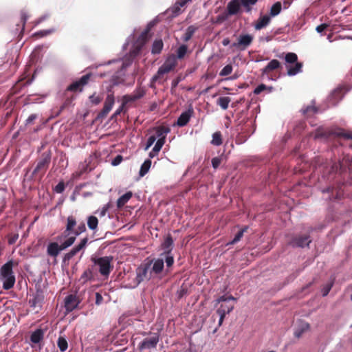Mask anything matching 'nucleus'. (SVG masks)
Wrapping results in <instances>:
<instances>
[{
    "instance_id": "nucleus-13",
    "label": "nucleus",
    "mask_w": 352,
    "mask_h": 352,
    "mask_svg": "<svg viewBox=\"0 0 352 352\" xmlns=\"http://www.w3.org/2000/svg\"><path fill=\"white\" fill-rule=\"evenodd\" d=\"M311 242L310 236L305 234L294 236L289 242V244L292 247L304 248L305 246H308Z\"/></svg>"
},
{
    "instance_id": "nucleus-16",
    "label": "nucleus",
    "mask_w": 352,
    "mask_h": 352,
    "mask_svg": "<svg viewBox=\"0 0 352 352\" xmlns=\"http://www.w3.org/2000/svg\"><path fill=\"white\" fill-rule=\"evenodd\" d=\"M80 303V300L75 294H69L65 298V307L67 312H71L76 309Z\"/></svg>"
},
{
    "instance_id": "nucleus-14",
    "label": "nucleus",
    "mask_w": 352,
    "mask_h": 352,
    "mask_svg": "<svg viewBox=\"0 0 352 352\" xmlns=\"http://www.w3.org/2000/svg\"><path fill=\"white\" fill-rule=\"evenodd\" d=\"M88 240L89 239L87 237L82 239L80 242L77 245H75L69 252L65 254L63 257V261H69L80 250H83L86 247L88 243Z\"/></svg>"
},
{
    "instance_id": "nucleus-56",
    "label": "nucleus",
    "mask_w": 352,
    "mask_h": 352,
    "mask_svg": "<svg viewBox=\"0 0 352 352\" xmlns=\"http://www.w3.org/2000/svg\"><path fill=\"white\" fill-rule=\"evenodd\" d=\"M228 18V14L223 13L221 14H219L217 16L215 23H221L223 21H225Z\"/></svg>"
},
{
    "instance_id": "nucleus-63",
    "label": "nucleus",
    "mask_w": 352,
    "mask_h": 352,
    "mask_svg": "<svg viewBox=\"0 0 352 352\" xmlns=\"http://www.w3.org/2000/svg\"><path fill=\"white\" fill-rule=\"evenodd\" d=\"M329 27V25L327 24V23H322V24H320L319 25H318L316 28V30L318 32V33H321L323 31H324L327 28Z\"/></svg>"
},
{
    "instance_id": "nucleus-11",
    "label": "nucleus",
    "mask_w": 352,
    "mask_h": 352,
    "mask_svg": "<svg viewBox=\"0 0 352 352\" xmlns=\"http://www.w3.org/2000/svg\"><path fill=\"white\" fill-rule=\"evenodd\" d=\"M151 263H146L137 269L136 282L140 284L144 280H150L152 276L151 274Z\"/></svg>"
},
{
    "instance_id": "nucleus-8",
    "label": "nucleus",
    "mask_w": 352,
    "mask_h": 352,
    "mask_svg": "<svg viewBox=\"0 0 352 352\" xmlns=\"http://www.w3.org/2000/svg\"><path fill=\"white\" fill-rule=\"evenodd\" d=\"M160 341V335L157 333H150L149 336L145 338L138 345L140 351L145 349H155Z\"/></svg>"
},
{
    "instance_id": "nucleus-47",
    "label": "nucleus",
    "mask_w": 352,
    "mask_h": 352,
    "mask_svg": "<svg viewBox=\"0 0 352 352\" xmlns=\"http://www.w3.org/2000/svg\"><path fill=\"white\" fill-rule=\"evenodd\" d=\"M86 231V226L85 223L82 222L80 223L76 229L74 230L73 234H74V236H77L80 235L81 233L85 232Z\"/></svg>"
},
{
    "instance_id": "nucleus-6",
    "label": "nucleus",
    "mask_w": 352,
    "mask_h": 352,
    "mask_svg": "<svg viewBox=\"0 0 352 352\" xmlns=\"http://www.w3.org/2000/svg\"><path fill=\"white\" fill-rule=\"evenodd\" d=\"M93 263L99 267V272L104 276H108L113 269L111 261L112 256H102L99 258H91Z\"/></svg>"
},
{
    "instance_id": "nucleus-5",
    "label": "nucleus",
    "mask_w": 352,
    "mask_h": 352,
    "mask_svg": "<svg viewBox=\"0 0 352 352\" xmlns=\"http://www.w3.org/2000/svg\"><path fill=\"white\" fill-rule=\"evenodd\" d=\"M50 162L51 153L50 151L43 153L37 161L36 167L32 172V175H39V179H41L49 168Z\"/></svg>"
},
{
    "instance_id": "nucleus-49",
    "label": "nucleus",
    "mask_w": 352,
    "mask_h": 352,
    "mask_svg": "<svg viewBox=\"0 0 352 352\" xmlns=\"http://www.w3.org/2000/svg\"><path fill=\"white\" fill-rule=\"evenodd\" d=\"M333 281H331V283H327L323 287V288L322 289V294L323 296H326L328 295V294L329 293L333 287Z\"/></svg>"
},
{
    "instance_id": "nucleus-41",
    "label": "nucleus",
    "mask_w": 352,
    "mask_h": 352,
    "mask_svg": "<svg viewBox=\"0 0 352 352\" xmlns=\"http://www.w3.org/2000/svg\"><path fill=\"white\" fill-rule=\"evenodd\" d=\"M258 0H241V5L245 8L246 12H249L252 10V6L257 3Z\"/></svg>"
},
{
    "instance_id": "nucleus-38",
    "label": "nucleus",
    "mask_w": 352,
    "mask_h": 352,
    "mask_svg": "<svg viewBox=\"0 0 352 352\" xmlns=\"http://www.w3.org/2000/svg\"><path fill=\"white\" fill-rule=\"evenodd\" d=\"M282 5L280 1H277L272 5L270 9V14L271 16H277L281 11Z\"/></svg>"
},
{
    "instance_id": "nucleus-62",
    "label": "nucleus",
    "mask_w": 352,
    "mask_h": 352,
    "mask_svg": "<svg viewBox=\"0 0 352 352\" xmlns=\"http://www.w3.org/2000/svg\"><path fill=\"white\" fill-rule=\"evenodd\" d=\"M52 32L51 30H42L38 32H36L34 35L38 37H43L50 34Z\"/></svg>"
},
{
    "instance_id": "nucleus-18",
    "label": "nucleus",
    "mask_w": 352,
    "mask_h": 352,
    "mask_svg": "<svg viewBox=\"0 0 352 352\" xmlns=\"http://www.w3.org/2000/svg\"><path fill=\"white\" fill-rule=\"evenodd\" d=\"M148 263H151L153 266L151 270V274H154L155 275H158L161 274L164 267V263L163 258H154L150 261Z\"/></svg>"
},
{
    "instance_id": "nucleus-29",
    "label": "nucleus",
    "mask_w": 352,
    "mask_h": 352,
    "mask_svg": "<svg viewBox=\"0 0 352 352\" xmlns=\"http://www.w3.org/2000/svg\"><path fill=\"white\" fill-rule=\"evenodd\" d=\"M20 14H21V21H20L21 24H19V23L16 24L17 28L16 29V34H17L18 32H19V34L23 33V32L24 30V28H25V24L29 17L28 14H27V12L25 10H21Z\"/></svg>"
},
{
    "instance_id": "nucleus-48",
    "label": "nucleus",
    "mask_w": 352,
    "mask_h": 352,
    "mask_svg": "<svg viewBox=\"0 0 352 352\" xmlns=\"http://www.w3.org/2000/svg\"><path fill=\"white\" fill-rule=\"evenodd\" d=\"M168 11L172 12L173 16H176L181 13V7H179L176 2L175 5L168 10Z\"/></svg>"
},
{
    "instance_id": "nucleus-36",
    "label": "nucleus",
    "mask_w": 352,
    "mask_h": 352,
    "mask_svg": "<svg viewBox=\"0 0 352 352\" xmlns=\"http://www.w3.org/2000/svg\"><path fill=\"white\" fill-rule=\"evenodd\" d=\"M98 219L95 216H89L87 218V226L91 230H96L98 228Z\"/></svg>"
},
{
    "instance_id": "nucleus-35",
    "label": "nucleus",
    "mask_w": 352,
    "mask_h": 352,
    "mask_svg": "<svg viewBox=\"0 0 352 352\" xmlns=\"http://www.w3.org/2000/svg\"><path fill=\"white\" fill-rule=\"evenodd\" d=\"M212 137L211 144L218 146L223 144L222 134L220 131L214 132Z\"/></svg>"
},
{
    "instance_id": "nucleus-31",
    "label": "nucleus",
    "mask_w": 352,
    "mask_h": 352,
    "mask_svg": "<svg viewBox=\"0 0 352 352\" xmlns=\"http://www.w3.org/2000/svg\"><path fill=\"white\" fill-rule=\"evenodd\" d=\"M164 144V138L158 139L153 150L149 153V157L151 158L155 157L158 154L160 151L162 149Z\"/></svg>"
},
{
    "instance_id": "nucleus-55",
    "label": "nucleus",
    "mask_w": 352,
    "mask_h": 352,
    "mask_svg": "<svg viewBox=\"0 0 352 352\" xmlns=\"http://www.w3.org/2000/svg\"><path fill=\"white\" fill-rule=\"evenodd\" d=\"M155 140H156L155 135L150 136L147 140L145 150H148L153 144V143L155 142Z\"/></svg>"
},
{
    "instance_id": "nucleus-39",
    "label": "nucleus",
    "mask_w": 352,
    "mask_h": 352,
    "mask_svg": "<svg viewBox=\"0 0 352 352\" xmlns=\"http://www.w3.org/2000/svg\"><path fill=\"white\" fill-rule=\"evenodd\" d=\"M230 101H231V99L230 97H228V96L220 97L217 100V104L219 105L221 107V109H223V110H226L228 108V105H229V103L230 102Z\"/></svg>"
},
{
    "instance_id": "nucleus-12",
    "label": "nucleus",
    "mask_w": 352,
    "mask_h": 352,
    "mask_svg": "<svg viewBox=\"0 0 352 352\" xmlns=\"http://www.w3.org/2000/svg\"><path fill=\"white\" fill-rule=\"evenodd\" d=\"M253 36L250 34H241L238 37L237 42L233 43L232 47L239 49L241 51L245 50L252 43Z\"/></svg>"
},
{
    "instance_id": "nucleus-21",
    "label": "nucleus",
    "mask_w": 352,
    "mask_h": 352,
    "mask_svg": "<svg viewBox=\"0 0 352 352\" xmlns=\"http://www.w3.org/2000/svg\"><path fill=\"white\" fill-rule=\"evenodd\" d=\"M193 113V109H189L188 110L182 113L179 117L177 119V124L179 126H186Z\"/></svg>"
},
{
    "instance_id": "nucleus-34",
    "label": "nucleus",
    "mask_w": 352,
    "mask_h": 352,
    "mask_svg": "<svg viewBox=\"0 0 352 352\" xmlns=\"http://www.w3.org/2000/svg\"><path fill=\"white\" fill-rule=\"evenodd\" d=\"M132 192H127L123 195H122L117 201V206L118 208L123 207L128 201L132 197Z\"/></svg>"
},
{
    "instance_id": "nucleus-20",
    "label": "nucleus",
    "mask_w": 352,
    "mask_h": 352,
    "mask_svg": "<svg viewBox=\"0 0 352 352\" xmlns=\"http://www.w3.org/2000/svg\"><path fill=\"white\" fill-rule=\"evenodd\" d=\"M322 193H330L329 199L336 200L340 199L343 195V191L340 188L328 187L322 190Z\"/></svg>"
},
{
    "instance_id": "nucleus-53",
    "label": "nucleus",
    "mask_w": 352,
    "mask_h": 352,
    "mask_svg": "<svg viewBox=\"0 0 352 352\" xmlns=\"http://www.w3.org/2000/svg\"><path fill=\"white\" fill-rule=\"evenodd\" d=\"M19 238L18 234H12L8 236V242L10 245L14 244Z\"/></svg>"
},
{
    "instance_id": "nucleus-30",
    "label": "nucleus",
    "mask_w": 352,
    "mask_h": 352,
    "mask_svg": "<svg viewBox=\"0 0 352 352\" xmlns=\"http://www.w3.org/2000/svg\"><path fill=\"white\" fill-rule=\"evenodd\" d=\"M156 133V138H164V142L165 143L166 136L170 132V129L167 126H160L155 128Z\"/></svg>"
},
{
    "instance_id": "nucleus-24",
    "label": "nucleus",
    "mask_w": 352,
    "mask_h": 352,
    "mask_svg": "<svg viewBox=\"0 0 352 352\" xmlns=\"http://www.w3.org/2000/svg\"><path fill=\"white\" fill-rule=\"evenodd\" d=\"M344 96V90L342 88L336 89L330 96L329 102L331 105H336L337 103L342 100Z\"/></svg>"
},
{
    "instance_id": "nucleus-58",
    "label": "nucleus",
    "mask_w": 352,
    "mask_h": 352,
    "mask_svg": "<svg viewBox=\"0 0 352 352\" xmlns=\"http://www.w3.org/2000/svg\"><path fill=\"white\" fill-rule=\"evenodd\" d=\"M65 190V184L63 182H59L55 187L57 193H62Z\"/></svg>"
},
{
    "instance_id": "nucleus-25",
    "label": "nucleus",
    "mask_w": 352,
    "mask_h": 352,
    "mask_svg": "<svg viewBox=\"0 0 352 352\" xmlns=\"http://www.w3.org/2000/svg\"><path fill=\"white\" fill-rule=\"evenodd\" d=\"M302 116L306 118H311L318 113L319 109L314 104L308 105L300 110Z\"/></svg>"
},
{
    "instance_id": "nucleus-37",
    "label": "nucleus",
    "mask_w": 352,
    "mask_h": 352,
    "mask_svg": "<svg viewBox=\"0 0 352 352\" xmlns=\"http://www.w3.org/2000/svg\"><path fill=\"white\" fill-rule=\"evenodd\" d=\"M151 166V160L149 159L146 160L140 167V173H139L141 177L144 176L149 170Z\"/></svg>"
},
{
    "instance_id": "nucleus-52",
    "label": "nucleus",
    "mask_w": 352,
    "mask_h": 352,
    "mask_svg": "<svg viewBox=\"0 0 352 352\" xmlns=\"http://www.w3.org/2000/svg\"><path fill=\"white\" fill-rule=\"evenodd\" d=\"M323 137H327V134L325 131H324L322 129L318 128L314 134V138L318 139Z\"/></svg>"
},
{
    "instance_id": "nucleus-28",
    "label": "nucleus",
    "mask_w": 352,
    "mask_h": 352,
    "mask_svg": "<svg viewBox=\"0 0 352 352\" xmlns=\"http://www.w3.org/2000/svg\"><path fill=\"white\" fill-rule=\"evenodd\" d=\"M44 330L42 329H38L32 333L30 336V341L34 344H38L44 338Z\"/></svg>"
},
{
    "instance_id": "nucleus-57",
    "label": "nucleus",
    "mask_w": 352,
    "mask_h": 352,
    "mask_svg": "<svg viewBox=\"0 0 352 352\" xmlns=\"http://www.w3.org/2000/svg\"><path fill=\"white\" fill-rule=\"evenodd\" d=\"M266 89L267 86L265 85L261 84L255 88V89L254 90V94L258 95L261 94L263 91L265 90Z\"/></svg>"
},
{
    "instance_id": "nucleus-61",
    "label": "nucleus",
    "mask_w": 352,
    "mask_h": 352,
    "mask_svg": "<svg viewBox=\"0 0 352 352\" xmlns=\"http://www.w3.org/2000/svg\"><path fill=\"white\" fill-rule=\"evenodd\" d=\"M338 136L342 137L344 139L346 140H352V133H346L344 131H342L338 134Z\"/></svg>"
},
{
    "instance_id": "nucleus-2",
    "label": "nucleus",
    "mask_w": 352,
    "mask_h": 352,
    "mask_svg": "<svg viewBox=\"0 0 352 352\" xmlns=\"http://www.w3.org/2000/svg\"><path fill=\"white\" fill-rule=\"evenodd\" d=\"M63 241H61L60 245L58 243V241L50 243L47 247V255L54 258L57 257L61 251L72 246L74 243L76 236H69Z\"/></svg>"
},
{
    "instance_id": "nucleus-54",
    "label": "nucleus",
    "mask_w": 352,
    "mask_h": 352,
    "mask_svg": "<svg viewBox=\"0 0 352 352\" xmlns=\"http://www.w3.org/2000/svg\"><path fill=\"white\" fill-rule=\"evenodd\" d=\"M212 166L214 169H217L221 163V158L219 157H215L212 159Z\"/></svg>"
},
{
    "instance_id": "nucleus-43",
    "label": "nucleus",
    "mask_w": 352,
    "mask_h": 352,
    "mask_svg": "<svg viewBox=\"0 0 352 352\" xmlns=\"http://www.w3.org/2000/svg\"><path fill=\"white\" fill-rule=\"evenodd\" d=\"M188 50V47L186 45H182L179 47V48L177 50V56L179 59H182Z\"/></svg>"
},
{
    "instance_id": "nucleus-19",
    "label": "nucleus",
    "mask_w": 352,
    "mask_h": 352,
    "mask_svg": "<svg viewBox=\"0 0 352 352\" xmlns=\"http://www.w3.org/2000/svg\"><path fill=\"white\" fill-rule=\"evenodd\" d=\"M350 160L349 157H344L342 160L338 162H335L331 166V171L342 173L346 171L347 166H349Z\"/></svg>"
},
{
    "instance_id": "nucleus-17",
    "label": "nucleus",
    "mask_w": 352,
    "mask_h": 352,
    "mask_svg": "<svg viewBox=\"0 0 352 352\" xmlns=\"http://www.w3.org/2000/svg\"><path fill=\"white\" fill-rule=\"evenodd\" d=\"M115 102V98L113 94H109L107 95L104 103V107L101 111L98 113V117L99 118H105L107 114L110 112L111 110L113 104Z\"/></svg>"
},
{
    "instance_id": "nucleus-59",
    "label": "nucleus",
    "mask_w": 352,
    "mask_h": 352,
    "mask_svg": "<svg viewBox=\"0 0 352 352\" xmlns=\"http://www.w3.org/2000/svg\"><path fill=\"white\" fill-rule=\"evenodd\" d=\"M182 78L181 76H178L177 78L173 79L171 82V88L175 89L177 87L178 84L182 81Z\"/></svg>"
},
{
    "instance_id": "nucleus-60",
    "label": "nucleus",
    "mask_w": 352,
    "mask_h": 352,
    "mask_svg": "<svg viewBox=\"0 0 352 352\" xmlns=\"http://www.w3.org/2000/svg\"><path fill=\"white\" fill-rule=\"evenodd\" d=\"M38 116L35 113L31 114L25 120V124H31L36 118Z\"/></svg>"
},
{
    "instance_id": "nucleus-42",
    "label": "nucleus",
    "mask_w": 352,
    "mask_h": 352,
    "mask_svg": "<svg viewBox=\"0 0 352 352\" xmlns=\"http://www.w3.org/2000/svg\"><path fill=\"white\" fill-rule=\"evenodd\" d=\"M145 92L142 89H137L132 95L129 96L130 100L135 101L144 96Z\"/></svg>"
},
{
    "instance_id": "nucleus-7",
    "label": "nucleus",
    "mask_w": 352,
    "mask_h": 352,
    "mask_svg": "<svg viewBox=\"0 0 352 352\" xmlns=\"http://www.w3.org/2000/svg\"><path fill=\"white\" fill-rule=\"evenodd\" d=\"M285 60L287 63L292 64L295 63L294 67L287 66V74L289 76H294L301 72L302 64L297 62L298 56L293 52H288L285 56Z\"/></svg>"
},
{
    "instance_id": "nucleus-32",
    "label": "nucleus",
    "mask_w": 352,
    "mask_h": 352,
    "mask_svg": "<svg viewBox=\"0 0 352 352\" xmlns=\"http://www.w3.org/2000/svg\"><path fill=\"white\" fill-rule=\"evenodd\" d=\"M164 47V43L162 39L155 40L153 45L151 49V53L153 54H159L161 53Z\"/></svg>"
},
{
    "instance_id": "nucleus-50",
    "label": "nucleus",
    "mask_w": 352,
    "mask_h": 352,
    "mask_svg": "<svg viewBox=\"0 0 352 352\" xmlns=\"http://www.w3.org/2000/svg\"><path fill=\"white\" fill-rule=\"evenodd\" d=\"M188 293V289L186 286L182 285L179 289L177 292V298L179 299L182 298L183 296H186Z\"/></svg>"
},
{
    "instance_id": "nucleus-51",
    "label": "nucleus",
    "mask_w": 352,
    "mask_h": 352,
    "mask_svg": "<svg viewBox=\"0 0 352 352\" xmlns=\"http://www.w3.org/2000/svg\"><path fill=\"white\" fill-rule=\"evenodd\" d=\"M89 100L91 103L94 104H98L102 101V98L94 94L89 97Z\"/></svg>"
},
{
    "instance_id": "nucleus-44",
    "label": "nucleus",
    "mask_w": 352,
    "mask_h": 352,
    "mask_svg": "<svg viewBox=\"0 0 352 352\" xmlns=\"http://www.w3.org/2000/svg\"><path fill=\"white\" fill-rule=\"evenodd\" d=\"M247 228H243L241 230H239L236 235L234 236V239L232 240V241L230 242V244H235L236 243L239 242L241 238L243 236L244 232L246 231Z\"/></svg>"
},
{
    "instance_id": "nucleus-10",
    "label": "nucleus",
    "mask_w": 352,
    "mask_h": 352,
    "mask_svg": "<svg viewBox=\"0 0 352 352\" xmlns=\"http://www.w3.org/2000/svg\"><path fill=\"white\" fill-rule=\"evenodd\" d=\"M77 222L76 218L70 215L67 218V223L65 226V230L63 232L56 236V239L57 241L61 242L63 239H67L69 235L70 232H74V227L76 226Z\"/></svg>"
},
{
    "instance_id": "nucleus-45",
    "label": "nucleus",
    "mask_w": 352,
    "mask_h": 352,
    "mask_svg": "<svg viewBox=\"0 0 352 352\" xmlns=\"http://www.w3.org/2000/svg\"><path fill=\"white\" fill-rule=\"evenodd\" d=\"M161 256H165V261L167 267H171L174 263V257L172 253L170 254H161Z\"/></svg>"
},
{
    "instance_id": "nucleus-27",
    "label": "nucleus",
    "mask_w": 352,
    "mask_h": 352,
    "mask_svg": "<svg viewBox=\"0 0 352 352\" xmlns=\"http://www.w3.org/2000/svg\"><path fill=\"white\" fill-rule=\"evenodd\" d=\"M239 9L240 3L239 0H231L227 6L228 12L230 15L236 14Z\"/></svg>"
},
{
    "instance_id": "nucleus-3",
    "label": "nucleus",
    "mask_w": 352,
    "mask_h": 352,
    "mask_svg": "<svg viewBox=\"0 0 352 352\" xmlns=\"http://www.w3.org/2000/svg\"><path fill=\"white\" fill-rule=\"evenodd\" d=\"M229 300H236V298L230 295L228 297L225 296H220L217 300L218 303L224 302L222 303L217 310V313L219 315L218 327H221L222 325L226 315L230 314L234 309V305L229 304L228 302Z\"/></svg>"
},
{
    "instance_id": "nucleus-33",
    "label": "nucleus",
    "mask_w": 352,
    "mask_h": 352,
    "mask_svg": "<svg viewBox=\"0 0 352 352\" xmlns=\"http://www.w3.org/2000/svg\"><path fill=\"white\" fill-rule=\"evenodd\" d=\"M197 29H198V28L195 27V25L188 26L186 30V32L184 33V36H182L183 41L184 42H188L189 40H190Z\"/></svg>"
},
{
    "instance_id": "nucleus-64",
    "label": "nucleus",
    "mask_w": 352,
    "mask_h": 352,
    "mask_svg": "<svg viewBox=\"0 0 352 352\" xmlns=\"http://www.w3.org/2000/svg\"><path fill=\"white\" fill-rule=\"evenodd\" d=\"M103 301V297L102 296V295L97 292L96 294V304L99 305L102 303V302Z\"/></svg>"
},
{
    "instance_id": "nucleus-23",
    "label": "nucleus",
    "mask_w": 352,
    "mask_h": 352,
    "mask_svg": "<svg viewBox=\"0 0 352 352\" xmlns=\"http://www.w3.org/2000/svg\"><path fill=\"white\" fill-rule=\"evenodd\" d=\"M161 248L164 250L162 254L172 253L173 248V239L170 234L166 236L163 243L161 244Z\"/></svg>"
},
{
    "instance_id": "nucleus-26",
    "label": "nucleus",
    "mask_w": 352,
    "mask_h": 352,
    "mask_svg": "<svg viewBox=\"0 0 352 352\" xmlns=\"http://www.w3.org/2000/svg\"><path fill=\"white\" fill-rule=\"evenodd\" d=\"M270 21L271 18L269 15L260 16L254 24L255 30H260L265 28L270 23Z\"/></svg>"
},
{
    "instance_id": "nucleus-46",
    "label": "nucleus",
    "mask_w": 352,
    "mask_h": 352,
    "mask_svg": "<svg viewBox=\"0 0 352 352\" xmlns=\"http://www.w3.org/2000/svg\"><path fill=\"white\" fill-rule=\"evenodd\" d=\"M232 72V66L230 64L226 65L219 72L221 76L230 75Z\"/></svg>"
},
{
    "instance_id": "nucleus-4",
    "label": "nucleus",
    "mask_w": 352,
    "mask_h": 352,
    "mask_svg": "<svg viewBox=\"0 0 352 352\" xmlns=\"http://www.w3.org/2000/svg\"><path fill=\"white\" fill-rule=\"evenodd\" d=\"M177 65L174 55L169 56L164 63L159 67L157 73L152 78L151 82H155L163 78V76L173 71Z\"/></svg>"
},
{
    "instance_id": "nucleus-40",
    "label": "nucleus",
    "mask_w": 352,
    "mask_h": 352,
    "mask_svg": "<svg viewBox=\"0 0 352 352\" xmlns=\"http://www.w3.org/2000/svg\"><path fill=\"white\" fill-rule=\"evenodd\" d=\"M57 345L61 352H65L68 347L67 341L64 337L60 336L57 341Z\"/></svg>"
},
{
    "instance_id": "nucleus-1",
    "label": "nucleus",
    "mask_w": 352,
    "mask_h": 352,
    "mask_svg": "<svg viewBox=\"0 0 352 352\" xmlns=\"http://www.w3.org/2000/svg\"><path fill=\"white\" fill-rule=\"evenodd\" d=\"M14 261H8L3 265L0 270V278L3 281V288L8 290L14 285L16 278L13 272Z\"/></svg>"
},
{
    "instance_id": "nucleus-15",
    "label": "nucleus",
    "mask_w": 352,
    "mask_h": 352,
    "mask_svg": "<svg viewBox=\"0 0 352 352\" xmlns=\"http://www.w3.org/2000/svg\"><path fill=\"white\" fill-rule=\"evenodd\" d=\"M150 38V28L145 29L138 36L135 45L134 53L138 54Z\"/></svg>"
},
{
    "instance_id": "nucleus-9",
    "label": "nucleus",
    "mask_w": 352,
    "mask_h": 352,
    "mask_svg": "<svg viewBox=\"0 0 352 352\" xmlns=\"http://www.w3.org/2000/svg\"><path fill=\"white\" fill-rule=\"evenodd\" d=\"M92 77L93 74L91 73L83 75L79 80H76L69 85L67 87V90L73 92L82 91L83 87L89 83Z\"/></svg>"
},
{
    "instance_id": "nucleus-22",
    "label": "nucleus",
    "mask_w": 352,
    "mask_h": 352,
    "mask_svg": "<svg viewBox=\"0 0 352 352\" xmlns=\"http://www.w3.org/2000/svg\"><path fill=\"white\" fill-rule=\"evenodd\" d=\"M280 67V63L276 59H273L261 69V74L262 76L269 74L270 72L279 69Z\"/></svg>"
}]
</instances>
